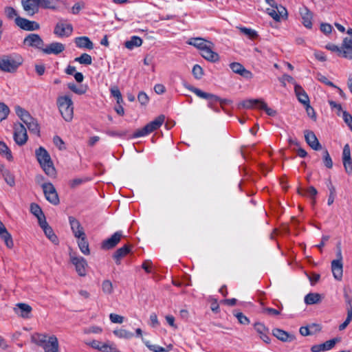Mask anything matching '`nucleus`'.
<instances>
[{"label": "nucleus", "instance_id": "f257e3e1", "mask_svg": "<svg viewBox=\"0 0 352 352\" xmlns=\"http://www.w3.org/2000/svg\"><path fill=\"white\" fill-rule=\"evenodd\" d=\"M35 155L45 173L49 177H54L56 174V169L47 151L43 146H40L35 151Z\"/></svg>", "mask_w": 352, "mask_h": 352}, {"label": "nucleus", "instance_id": "f03ea898", "mask_svg": "<svg viewBox=\"0 0 352 352\" xmlns=\"http://www.w3.org/2000/svg\"><path fill=\"white\" fill-rule=\"evenodd\" d=\"M57 106L63 118L66 122L72 121L74 117V105L71 98L68 96L58 97Z\"/></svg>", "mask_w": 352, "mask_h": 352}, {"label": "nucleus", "instance_id": "7ed1b4c3", "mask_svg": "<svg viewBox=\"0 0 352 352\" xmlns=\"http://www.w3.org/2000/svg\"><path fill=\"white\" fill-rule=\"evenodd\" d=\"M15 111L20 119L26 124L31 133L38 135H40V126L37 120L32 118L28 111L20 106H16Z\"/></svg>", "mask_w": 352, "mask_h": 352}, {"label": "nucleus", "instance_id": "20e7f679", "mask_svg": "<svg viewBox=\"0 0 352 352\" xmlns=\"http://www.w3.org/2000/svg\"><path fill=\"white\" fill-rule=\"evenodd\" d=\"M184 87L189 91L193 92L200 98L205 99L208 101V107L216 112H219V110H216L215 104L220 100V97L217 95L203 91L202 90L195 87L187 82H184Z\"/></svg>", "mask_w": 352, "mask_h": 352}, {"label": "nucleus", "instance_id": "39448f33", "mask_svg": "<svg viewBox=\"0 0 352 352\" xmlns=\"http://www.w3.org/2000/svg\"><path fill=\"white\" fill-rule=\"evenodd\" d=\"M21 63L22 59L20 56H3L0 58V69L5 72L12 73L16 72Z\"/></svg>", "mask_w": 352, "mask_h": 352}, {"label": "nucleus", "instance_id": "423d86ee", "mask_svg": "<svg viewBox=\"0 0 352 352\" xmlns=\"http://www.w3.org/2000/svg\"><path fill=\"white\" fill-rule=\"evenodd\" d=\"M165 117L163 115L159 116L154 120L150 122L143 128L138 129L133 135L130 136L131 138H137L145 136L153 131L159 129L163 124Z\"/></svg>", "mask_w": 352, "mask_h": 352}, {"label": "nucleus", "instance_id": "0eeeda50", "mask_svg": "<svg viewBox=\"0 0 352 352\" xmlns=\"http://www.w3.org/2000/svg\"><path fill=\"white\" fill-rule=\"evenodd\" d=\"M165 117L163 115L159 116L154 120L150 122L143 128L138 129L133 135L130 136L131 138H137L145 136L153 131L159 129L163 124Z\"/></svg>", "mask_w": 352, "mask_h": 352}, {"label": "nucleus", "instance_id": "6e6552de", "mask_svg": "<svg viewBox=\"0 0 352 352\" xmlns=\"http://www.w3.org/2000/svg\"><path fill=\"white\" fill-rule=\"evenodd\" d=\"M240 105L246 109H250L253 107H256L260 109H263L270 116H275L276 115V111L275 110L268 107L267 104L261 100L252 99L244 100L240 104Z\"/></svg>", "mask_w": 352, "mask_h": 352}, {"label": "nucleus", "instance_id": "1a4fd4ad", "mask_svg": "<svg viewBox=\"0 0 352 352\" xmlns=\"http://www.w3.org/2000/svg\"><path fill=\"white\" fill-rule=\"evenodd\" d=\"M41 187L45 197L49 202L54 206H56L60 203L56 190L51 182L43 183L41 184Z\"/></svg>", "mask_w": 352, "mask_h": 352}, {"label": "nucleus", "instance_id": "9d476101", "mask_svg": "<svg viewBox=\"0 0 352 352\" xmlns=\"http://www.w3.org/2000/svg\"><path fill=\"white\" fill-rule=\"evenodd\" d=\"M28 139L25 127L21 123H16L14 125V140L19 146L24 145Z\"/></svg>", "mask_w": 352, "mask_h": 352}, {"label": "nucleus", "instance_id": "9b49d317", "mask_svg": "<svg viewBox=\"0 0 352 352\" xmlns=\"http://www.w3.org/2000/svg\"><path fill=\"white\" fill-rule=\"evenodd\" d=\"M70 261L75 266L76 271L80 276H85L87 274V261L82 256H76L70 254Z\"/></svg>", "mask_w": 352, "mask_h": 352}, {"label": "nucleus", "instance_id": "f8f14e48", "mask_svg": "<svg viewBox=\"0 0 352 352\" xmlns=\"http://www.w3.org/2000/svg\"><path fill=\"white\" fill-rule=\"evenodd\" d=\"M21 5L26 14L30 16L38 13L41 8L40 0H21Z\"/></svg>", "mask_w": 352, "mask_h": 352}, {"label": "nucleus", "instance_id": "ddd939ff", "mask_svg": "<svg viewBox=\"0 0 352 352\" xmlns=\"http://www.w3.org/2000/svg\"><path fill=\"white\" fill-rule=\"evenodd\" d=\"M123 234L122 231L116 232L111 237L102 241L101 248L104 250H111L115 248L120 241Z\"/></svg>", "mask_w": 352, "mask_h": 352}, {"label": "nucleus", "instance_id": "4468645a", "mask_svg": "<svg viewBox=\"0 0 352 352\" xmlns=\"http://www.w3.org/2000/svg\"><path fill=\"white\" fill-rule=\"evenodd\" d=\"M73 32V27L70 23H56L54 29V34L59 38L68 37Z\"/></svg>", "mask_w": 352, "mask_h": 352}, {"label": "nucleus", "instance_id": "2eb2a0df", "mask_svg": "<svg viewBox=\"0 0 352 352\" xmlns=\"http://www.w3.org/2000/svg\"><path fill=\"white\" fill-rule=\"evenodd\" d=\"M348 34L349 37H346L343 40L340 56L347 59H352V34Z\"/></svg>", "mask_w": 352, "mask_h": 352}, {"label": "nucleus", "instance_id": "dca6fc26", "mask_svg": "<svg viewBox=\"0 0 352 352\" xmlns=\"http://www.w3.org/2000/svg\"><path fill=\"white\" fill-rule=\"evenodd\" d=\"M304 133L306 142L312 149L315 151H319L322 149V145L312 131L306 130L305 131Z\"/></svg>", "mask_w": 352, "mask_h": 352}, {"label": "nucleus", "instance_id": "f3484780", "mask_svg": "<svg viewBox=\"0 0 352 352\" xmlns=\"http://www.w3.org/2000/svg\"><path fill=\"white\" fill-rule=\"evenodd\" d=\"M230 67L232 71L246 79H251L253 77L252 73L246 69L243 65L238 62H233L230 64Z\"/></svg>", "mask_w": 352, "mask_h": 352}, {"label": "nucleus", "instance_id": "a211bd4d", "mask_svg": "<svg viewBox=\"0 0 352 352\" xmlns=\"http://www.w3.org/2000/svg\"><path fill=\"white\" fill-rule=\"evenodd\" d=\"M41 8L58 10L65 7V3L62 0H40Z\"/></svg>", "mask_w": 352, "mask_h": 352}, {"label": "nucleus", "instance_id": "6ab92c4d", "mask_svg": "<svg viewBox=\"0 0 352 352\" xmlns=\"http://www.w3.org/2000/svg\"><path fill=\"white\" fill-rule=\"evenodd\" d=\"M340 341L339 338H333L331 340H327L324 343L320 344H316L311 346V352H321L329 351L334 347L336 344Z\"/></svg>", "mask_w": 352, "mask_h": 352}, {"label": "nucleus", "instance_id": "aec40b11", "mask_svg": "<svg viewBox=\"0 0 352 352\" xmlns=\"http://www.w3.org/2000/svg\"><path fill=\"white\" fill-rule=\"evenodd\" d=\"M24 43H28L30 46L36 47L42 51L44 43L38 34H30L24 39Z\"/></svg>", "mask_w": 352, "mask_h": 352}, {"label": "nucleus", "instance_id": "412c9836", "mask_svg": "<svg viewBox=\"0 0 352 352\" xmlns=\"http://www.w3.org/2000/svg\"><path fill=\"white\" fill-rule=\"evenodd\" d=\"M254 329L259 335L260 338L265 343L270 344L271 340L268 336L270 333L269 329L264 324L257 322L254 324Z\"/></svg>", "mask_w": 352, "mask_h": 352}, {"label": "nucleus", "instance_id": "4be33fe9", "mask_svg": "<svg viewBox=\"0 0 352 352\" xmlns=\"http://www.w3.org/2000/svg\"><path fill=\"white\" fill-rule=\"evenodd\" d=\"M342 163H343V166H344L345 171L349 174L352 173V166L351 167V150H350V146L348 144H345L343 148Z\"/></svg>", "mask_w": 352, "mask_h": 352}, {"label": "nucleus", "instance_id": "5701e85b", "mask_svg": "<svg viewBox=\"0 0 352 352\" xmlns=\"http://www.w3.org/2000/svg\"><path fill=\"white\" fill-rule=\"evenodd\" d=\"M65 49V45L61 43L54 42L42 49V52L45 54H59Z\"/></svg>", "mask_w": 352, "mask_h": 352}, {"label": "nucleus", "instance_id": "b1692460", "mask_svg": "<svg viewBox=\"0 0 352 352\" xmlns=\"http://www.w3.org/2000/svg\"><path fill=\"white\" fill-rule=\"evenodd\" d=\"M69 221L75 237L78 238L86 235L78 220L74 217H69Z\"/></svg>", "mask_w": 352, "mask_h": 352}, {"label": "nucleus", "instance_id": "393cba45", "mask_svg": "<svg viewBox=\"0 0 352 352\" xmlns=\"http://www.w3.org/2000/svg\"><path fill=\"white\" fill-rule=\"evenodd\" d=\"M272 334L277 339L282 342H290L295 340V336L293 334H290L288 332L279 328H274L272 330Z\"/></svg>", "mask_w": 352, "mask_h": 352}, {"label": "nucleus", "instance_id": "a878e982", "mask_svg": "<svg viewBox=\"0 0 352 352\" xmlns=\"http://www.w3.org/2000/svg\"><path fill=\"white\" fill-rule=\"evenodd\" d=\"M42 347L45 352H58V342L57 338L55 336H50Z\"/></svg>", "mask_w": 352, "mask_h": 352}, {"label": "nucleus", "instance_id": "bb28decb", "mask_svg": "<svg viewBox=\"0 0 352 352\" xmlns=\"http://www.w3.org/2000/svg\"><path fill=\"white\" fill-rule=\"evenodd\" d=\"M131 246L129 244H126L124 246L118 248L113 254V258L117 265L120 264V260L124 257L131 251Z\"/></svg>", "mask_w": 352, "mask_h": 352}, {"label": "nucleus", "instance_id": "cd10ccee", "mask_svg": "<svg viewBox=\"0 0 352 352\" xmlns=\"http://www.w3.org/2000/svg\"><path fill=\"white\" fill-rule=\"evenodd\" d=\"M201 55L206 60L212 63H216L219 60V55L212 51L210 45L201 52Z\"/></svg>", "mask_w": 352, "mask_h": 352}, {"label": "nucleus", "instance_id": "c85d7f7f", "mask_svg": "<svg viewBox=\"0 0 352 352\" xmlns=\"http://www.w3.org/2000/svg\"><path fill=\"white\" fill-rule=\"evenodd\" d=\"M5 14L8 20H14V22H32L25 18L21 17L16 10L12 7H6L5 8Z\"/></svg>", "mask_w": 352, "mask_h": 352}, {"label": "nucleus", "instance_id": "c756f323", "mask_svg": "<svg viewBox=\"0 0 352 352\" xmlns=\"http://www.w3.org/2000/svg\"><path fill=\"white\" fill-rule=\"evenodd\" d=\"M331 271L333 277L338 280H340L343 275V265L342 262L340 261H331Z\"/></svg>", "mask_w": 352, "mask_h": 352}, {"label": "nucleus", "instance_id": "7c9ffc66", "mask_svg": "<svg viewBox=\"0 0 352 352\" xmlns=\"http://www.w3.org/2000/svg\"><path fill=\"white\" fill-rule=\"evenodd\" d=\"M39 226L43 230V232L46 236L54 244L58 243V239L56 235L54 234L52 228L48 225L47 221L45 220V223L42 222Z\"/></svg>", "mask_w": 352, "mask_h": 352}, {"label": "nucleus", "instance_id": "2f4dec72", "mask_svg": "<svg viewBox=\"0 0 352 352\" xmlns=\"http://www.w3.org/2000/svg\"><path fill=\"white\" fill-rule=\"evenodd\" d=\"M294 91L300 103L304 105L309 103V96L300 85L296 84L294 86Z\"/></svg>", "mask_w": 352, "mask_h": 352}, {"label": "nucleus", "instance_id": "473e14b6", "mask_svg": "<svg viewBox=\"0 0 352 352\" xmlns=\"http://www.w3.org/2000/svg\"><path fill=\"white\" fill-rule=\"evenodd\" d=\"M188 43L190 45H192L200 51H203L205 48H206L209 45H212V43L210 41H208L202 38H191L188 41Z\"/></svg>", "mask_w": 352, "mask_h": 352}, {"label": "nucleus", "instance_id": "72a5a7b5", "mask_svg": "<svg viewBox=\"0 0 352 352\" xmlns=\"http://www.w3.org/2000/svg\"><path fill=\"white\" fill-rule=\"evenodd\" d=\"M17 308H14L16 314H19L22 318H28L32 311V307L25 303H18Z\"/></svg>", "mask_w": 352, "mask_h": 352}, {"label": "nucleus", "instance_id": "f704fd0d", "mask_svg": "<svg viewBox=\"0 0 352 352\" xmlns=\"http://www.w3.org/2000/svg\"><path fill=\"white\" fill-rule=\"evenodd\" d=\"M30 212L38 219V224L44 221L45 223V217L41 207L35 203L30 204Z\"/></svg>", "mask_w": 352, "mask_h": 352}, {"label": "nucleus", "instance_id": "c9c22d12", "mask_svg": "<svg viewBox=\"0 0 352 352\" xmlns=\"http://www.w3.org/2000/svg\"><path fill=\"white\" fill-rule=\"evenodd\" d=\"M0 172L7 184L11 187L15 185L14 176L8 169L5 168L3 165H0Z\"/></svg>", "mask_w": 352, "mask_h": 352}, {"label": "nucleus", "instance_id": "e433bc0d", "mask_svg": "<svg viewBox=\"0 0 352 352\" xmlns=\"http://www.w3.org/2000/svg\"><path fill=\"white\" fill-rule=\"evenodd\" d=\"M75 43L79 48L92 50L94 44L87 36H80L75 38Z\"/></svg>", "mask_w": 352, "mask_h": 352}, {"label": "nucleus", "instance_id": "4c0bfd02", "mask_svg": "<svg viewBox=\"0 0 352 352\" xmlns=\"http://www.w3.org/2000/svg\"><path fill=\"white\" fill-rule=\"evenodd\" d=\"M142 39L137 36H133L130 40L124 42V47L128 50H133L135 47H140L142 45Z\"/></svg>", "mask_w": 352, "mask_h": 352}, {"label": "nucleus", "instance_id": "58836bf2", "mask_svg": "<svg viewBox=\"0 0 352 352\" xmlns=\"http://www.w3.org/2000/svg\"><path fill=\"white\" fill-rule=\"evenodd\" d=\"M304 300L307 305H315L321 302L322 297L318 293H309L305 296Z\"/></svg>", "mask_w": 352, "mask_h": 352}, {"label": "nucleus", "instance_id": "ea45409f", "mask_svg": "<svg viewBox=\"0 0 352 352\" xmlns=\"http://www.w3.org/2000/svg\"><path fill=\"white\" fill-rule=\"evenodd\" d=\"M297 192L302 195H305V194L308 195L312 199V204L314 205L316 204V196L318 194V191L315 187L310 186L305 190L298 188Z\"/></svg>", "mask_w": 352, "mask_h": 352}, {"label": "nucleus", "instance_id": "a19ab883", "mask_svg": "<svg viewBox=\"0 0 352 352\" xmlns=\"http://www.w3.org/2000/svg\"><path fill=\"white\" fill-rule=\"evenodd\" d=\"M78 245L82 254L85 255H89L90 250L89 248V243L87 240L86 235L78 237Z\"/></svg>", "mask_w": 352, "mask_h": 352}, {"label": "nucleus", "instance_id": "79ce46f5", "mask_svg": "<svg viewBox=\"0 0 352 352\" xmlns=\"http://www.w3.org/2000/svg\"><path fill=\"white\" fill-rule=\"evenodd\" d=\"M0 154L5 156L8 161H12V152L4 142L0 141Z\"/></svg>", "mask_w": 352, "mask_h": 352}, {"label": "nucleus", "instance_id": "37998d69", "mask_svg": "<svg viewBox=\"0 0 352 352\" xmlns=\"http://www.w3.org/2000/svg\"><path fill=\"white\" fill-rule=\"evenodd\" d=\"M299 13L303 20V22H311L313 14L307 7L302 6L300 8Z\"/></svg>", "mask_w": 352, "mask_h": 352}, {"label": "nucleus", "instance_id": "c03bdc74", "mask_svg": "<svg viewBox=\"0 0 352 352\" xmlns=\"http://www.w3.org/2000/svg\"><path fill=\"white\" fill-rule=\"evenodd\" d=\"M113 334L119 338L130 339L133 333L128 330L120 329L113 331Z\"/></svg>", "mask_w": 352, "mask_h": 352}, {"label": "nucleus", "instance_id": "a18cd8bd", "mask_svg": "<svg viewBox=\"0 0 352 352\" xmlns=\"http://www.w3.org/2000/svg\"><path fill=\"white\" fill-rule=\"evenodd\" d=\"M74 61L78 62L82 65H89L92 63V58L89 54L83 53L80 56L76 58Z\"/></svg>", "mask_w": 352, "mask_h": 352}, {"label": "nucleus", "instance_id": "49530a36", "mask_svg": "<svg viewBox=\"0 0 352 352\" xmlns=\"http://www.w3.org/2000/svg\"><path fill=\"white\" fill-rule=\"evenodd\" d=\"M47 338V335L41 333H36L32 337V341L40 346H42L46 342Z\"/></svg>", "mask_w": 352, "mask_h": 352}, {"label": "nucleus", "instance_id": "de8ad7c7", "mask_svg": "<svg viewBox=\"0 0 352 352\" xmlns=\"http://www.w3.org/2000/svg\"><path fill=\"white\" fill-rule=\"evenodd\" d=\"M322 160L324 166L327 168H331L333 167V161L327 148L322 150Z\"/></svg>", "mask_w": 352, "mask_h": 352}, {"label": "nucleus", "instance_id": "09e8293b", "mask_svg": "<svg viewBox=\"0 0 352 352\" xmlns=\"http://www.w3.org/2000/svg\"><path fill=\"white\" fill-rule=\"evenodd\" d=\"M239 29L240 30L241 33L245 34L248 38L250 39H255L258 37L257 32L251 28L241 27L239 28Z\"/></svg>", "mask_w": 352, "mask_h": 352}, {"label": "nucleus", "instance_id": "8fccbe9b", "mask_svg": "<svg viewBox=\"0 0 352 352\" xmlns=\"http://www.w3.org/2000/svg\"><path fill=\"white\" fill-rule=\"evenodd\" d=\"M67 87L71 91L79 95L84 94L87 91L86 87H78L74 82L68 83Z\"/></svg>", "mask_w": 352, "mask_h": 352}, {"label": "nucleus", "instance_id": "3c124183", "mask_svg": "<svg viewBox=\"0 0 352 352\" xmlns=\"http://www.w3.org/2000/svg\"><path fill=\"white\" fill-rule=\"evenodd\" d=\"M106 133L111 137H118V138H124L129 135V131L126 130L124 131H113V130H107Z\"/></svg>", "mask_w": 352, "mask_h": 352}, {"label": "nucleus", "instance_id": "603ef678", "mask_svg": "<svg viewBox=\"0 0 352 352\" xmlns=\"http://www.w3.org/2000/svg\"><path fill=\"white\" fill-rule=\"evenodd\" d=\"M21 29L26 31H34L40 28L39 23H16Z\"/></svg>", "mask_w": 352, "mask_h": 352}, {"label": "nucleus", "instance_id": "864d4df0", "mask_svg": "<svg viewBox=\"0 0 352 352\" xmlns=\"http://www.w3.org/2000/svg\"><path fill=\"white\" fill-rule=\"evenodd\" d=\"M102 289L107 294H112L113 291L112 283L109 280H104L102 283Z\"/></svg>", "mask_w": 352, "mask_h": 352}, {"label": "nucleus", "instance_id": "5fc2aeb1", "mask_svg": "<svg viewBox=\"0 0 352 352\" xmlns=\"http://www.w3.org/2000/svg\"><path fill=\"white\" fill-rule=\"evenodd\" d=\"M85 8V3L83 1L76 2L70 9V12L73 14H78Z\"/></svg>", "mask_w": 352, "mask_h": 352}, {"label": "nucleus", "instance_id": "6e6d98bb", "mask_svg": "<svg viewBox=\"0 0 352 352\" xmlns=\"http://www.w3.org/2000/svg\"><path fill=\"white\" fill-rule=\"evenodd\" d=\"M192 73L195 78L199 80L204 76V69L199 65H195Z\"/></svg>", "mask_w": 352, "mask_h": 352}, {"label": "nucleus", "instance_id": "4d7b16f0", "mask_svg": "<svg viewBox=\"0 0 352 352\" xmlns=\"http://www.w3.org/2000/svg\"><path fill=\"white\" fill-rule=\"evenodd\" d=\"M275 8L277 14L280 16V20H286L287 19L288 13L287 9L285 7L281 5H276Z\"/></svg>", "mask_w": 352, "mask_h": 352}, {"label": "nucleus", "instance_id": "13d9d810", "mask_svg": "<svg viewBox=\"0 0 352 352\" xmlns=\"http://www.w3.org/2000/svg\"><path fill=\"white\" fill-rule=\"evenodd\" d=\"M234 316L237 318L239 322L241 324H250V320L248 317H246L243 313L237 311L233 312Z\"/></svg>", "mask_w": 352, "mask_h": 352}, {"label": "nucleus", "instance_id": "bf43d9fd", "mask_svg": "<svg viewBox=\"0 0 352 352\" xmlns=\"http://www.w3.org/2000/svg\"><path fill=\"white\" fill-rule=\"evenodd\" d=\"M10 113L8 107L3 102H0V122L5 120Z\"/></svg>", "mask_w": 352, "mask_h": 352}, {"label": "nucleus", "instance_id": "052dcab7", "mask_svg": "<svg viewBox=\"0 0 352 352\" xmlns=\"http://www.w3.org/2000/svg\"><path fill=\"white\" fill-rule=\"evenodd\" d=\"M53 142L58 148L60 151L65 150L66 146L63 140L58 135H55L53 138Z\"/></svg>", "mask_w": 352, "mask_h": 352}, {"label": "nucleus", "instance_id": "680f3d73", "mask_svg": "<svg viewBox=\"0 0 352 352\" xmlns=\"http://www.w3.org/2000/svg\"><path fill=\"white\" fill-rule=\"evenodd\" d=\"M342 118L345 123L349 127L351 131H352V116L348 113L346 111H343L342 112Z\"/></svg>", "mask_w": 352, "mask_h": 352}, {"label": "nucleus", "instance_id": "e2e57ef3", "mask_svg": "<svg viewBox=\"0 0 352 352\" xmlns=\"http://www.w3.org/2000/svg\"><path fill=\"white\" fill-rule=\"evenodd\" d=\"M138 100L142 105H146L149 101V98L145 92L140 91L138 95Z\"/></svg>", "mask_w": 352, "mask_h": 352}, {"label": "nucleus", "instance_id": "0e129e2a", "mask_svg": "<svg viewBox=\"0 0 352 352\" xmlns=\"http://www.w3.org/2000/svg\"><path fill=\"white\" fill-rule=\"evenodd\" d=\"M109 318L113 323L121 324L124 321V317L116 314H111Z\"/></svg>", "mask_w": 352, "mask_h": 352}, {"label": "nucleus", "instance_id": "69168bd1", "mask_svg": "<svg viewBox=\"0 0 352 352\" xmlns=\"http://www.w3.org/2000/svg\"><path fill=\"white\" fill-rule=\"evenodd\" d=\"M146 346L152 351L153 352H164L168 351L167 349H164V347L160 346L158 345H153L150 344L148 342H145Z\"/></svg>", "mask_w": 352, "mask_h": 352}, {"label": "nucleus", "instance_id": "338daca9", "mask_svg": "<svg viewBox=\"0 0 352 352\" xmlns=\"http://www.w3.org/2000/svg\"><path fill=\"white\" fill-rule=\"evenodd\" d=\"M344 297L346 303L347 313H349V311L352 313V298L346 292L344 294Z\"/></svg>", "mask_w": 352, "mask_h": 352}, {"label": "nucleus", "instance_id": "774afa93", "mask_svg": "<svg viewBox=\"0 0 352 352\" xmlns=\"http://www.w3.org/2000/svg\"><path fill=\"white\" fill-rule=\"evenodd\" d=\"M351 320H352V313H350V311H349V313H347V316H346V318L344 320V322L343 323H342L341 324H340L339 330L342 331V330L345 329L346 327L349 325V324L351 322Z\"/></svg>", "mask_w": 352, "mask_h": 352}]
</instances>
